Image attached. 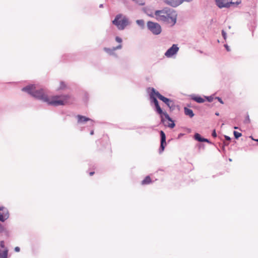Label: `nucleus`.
I'll use <instances>...</instances> for the list:
<instances>
[{
  "mask_svg": "<svg viewBox=\"0 0 258 258\" xmlns=\"http://www.w3.org/2000/svg\"><path fill=\"white\" fill-rule=\"evenodd\" d=\"M15 251H16V252H19V251H20V247H19L17 246V247H16L15 248Z\"/></svg>",
  "mask_w": 258,
  "mask_h": 258,
  "instance_id": "e433bc0d",
  "label": "nucleus"
},
{
  "mask_svg": "<svg viewBox=\"0 0 258 258\" xmlns=\"http://www.w3.org/2000/svg\"><path fill=\"white\" fill-rule=\"evenodd\" d=\"M156 97L165 103L171 110H173L175 108L174 103L173 100L169 99L161 94L159 92H156Z\"/></svg>",
  "mask_w": 258,
  "mask_h": 258,
  "instance_id": "39448f33",
  "label": "nucleus"
},
{
  "mask_svg": "<svg viewBox=\"0 0 258 258\" xmlns=\"http://www.w3.org/2000/svg\"><path fill=\"white\" fill-rule=\"evenodd\" d=\"M233 134L235 139H237L242 136V134L236 131H234Z\"/></svg>",
  "mask_w": 258,
  "mask_h": 258,
  "instance_id": "5701e85b",
  "label": "nucleus"
},
{
  "mask_svg": "<svg viewBox=\"0 0 258 258\" xmlns=\"http://www.w3.org/2000/svg\"><path fill=\"white\" fill-rule=\"evenodd\" d=\"M203 142H207L209 144H212V143L207 139L204 138L203 140Z\"/></svg>",
  "mask_w": 258,
  "mask_h": 258,
  "instance_id": "f704fd0d",
  "label": "nucleus"
},
{
  "mask_svg": "<svg viewBox=\"0 0 258 258\" xmlns=\"http://www.w3.org/2000/svg\"><path fill=\"white\" fill-rule=\"evenodd\" d=\"M122 45L119 44L116 47H113L112 48H107V47H104L103 48V50L105 52H106L107 54H108L110 55L113 56L115 58L117 57V54L115 52V51L117 49H120L122 48Z\"/></svg>",
  "mask_w": 258,
  "mask_h": 258,
  "instance_id": "6e6552de",
  "label": "nucleus"
},
{
  "mask_svg": "<svg viewBox=\"0 0 258 258\" xmlns=\"http://www.w3.org/2000/svg\"><path fill=\"white\" fill-rule=\"evenodd\" d=\"M76 117L78 119L77 122L78 124H84L86 122H88L89 125L93 126L94 125V121L89 117L81 115H78Z\"/></svg>",
  "mask_w": 258,
  "mask_h": 258,
  "instance_id": "423d86ee",
  "label": "nucleus"
},
{
  "mask_svg": "<svg viewBox=\"0 0 258 258\" xmlns=\"http://www.w3.org/2000/svg\"><path fill=\"white\" fill-rule=\"evenodd\" d=\"M160 135L161 137L160 146L159 149V153L161 154L164 150L165 147L166 145V135L163 131H160Z\"/></svg>",
  "mask_w": 258,
  "mask_h": 258,
  "instance_id": "1a4fd4ad",
  "label": "nucleus"
},
{
  "mask_svg": "<svg viewBox=\"0 0 258 258\" xmlns=\"http://www.w3.org/2000/svg\"><path fill=\"white\" fill-rule=\"evenodd\" d=\"M131 23V22L130 21L129 19L121 14L117 15L115 19L112 21V24L116 26L119 30H124Z\"/></svg>",
  "mask_w": 258,
  "mask_h": 258,
  "instance_id": "7ed1b4c3",
  "label": "nucleus"
},
{
  "mask_svg": "<svg viewBox=\"0 0 258 258\" xmlns=\"http://www.w3.org/2000/svg\"><path fill=\"white\" fill-rule=\"evenodd\" d=\"M251 138L252 140H254V141H255L256 142H258V139L257 140H255L252 137H251Z\"/></svg>",
  "mask_w": 258,
  "mask_h": 258,
  "instance_id": "a19ab883",
  "label": "nucleus"
},
{
  "mask_svg": "<svg viewBox=\"0 0 258 258\" xmlns=\"http://www.w3.org/2000/svg\"><path fill=\"white\" fill-rule=\"evenodd\" d=\"M67 88V86L66 84L64 82L61 81L60 82L59 87L58 88L57 90H64Z\"/></svg>",
  "mask_w": 258,
  "mask_h": 258,
  "instance_id": "aec40b11",
  "label": "nucleus"
},
{
  "mask_svg": "<svg viewBox=\"0 0 258 258\" xmlns=\"http://www.w3.org/2000/svg\"><path fill=\"white\" fill-rule=\"evenodd\" d=\"M212 135L213 137L216 138L217 137V134L215 130H214L212 132Z\"/></svg>",
  "mask_w": 258,
  "mask_h": 258,
  "instance_id": "72a5a7b5",
  "label": "nucleus"
},
{
  "mask_svg": "<svg viewBox=\"0 0 258 258\" xmlns=\"http://www.w3.org/2000/svg\"><path fill=\"white\" fill-rule=\"evenodd\" d=\"M192 0H183V2H191Z\"/></svg>",
  "mask_w": 258,
  "mask_h": 258,
  "instance_id": "4c0bfd02",
  "label": "nucleus"
},
{
  "mask_svg": "<svg viewBox=\"0 0 258 258\" xmlns=\"http://www.w3.org/2000/svg\"><path fill=\"white\" fill-rule=\"evenodd\" d=\"M136 23L142 28H143L145 26V22L143 20H137L136 21Z\"/></svg>",
  "mask_w": 258,
  "mask_h": 258,
  "instance_id": "412c9836",
  "label": "nucleus"
},
{
  "mask_svg": "<svg viewBox=\"0 0 258 258\" xmlns=\"http://www.w3.org/2000/svg\"><path fill=\"white\" fill-rule=\"evenodd\" d=\"M115 40H116V41L117 42L119 43L120 44H121V42L122 41V39L120 37H118V36H116L115 37Z\"/></svg>",
  "mask_w": 258,
  "mask_h": 258,
  "instance_id": "bb28decb",
  "label": "nucleus"
},
{
  "mask_svg": "<svg viewBox=\"0 0 258 258\" xmlns=\"http://www.w3.org/2000/svg\"><path fill=\"white\" fill-rule=\"evenodd\" d=\"M94 134V131H91V132H90V135H93Z\"/></svg>",
  "mask_w": 258,
  "mask_h": 258,
  "instance_id": "ea45409f",
  "label": "nucleus"
},
{
  "mask_svg": "<svg viewBox=\"0 0 258 258\" xmlns=\"http://www.w3.org/2000/svg\"><path fill=\"white\" fill-rule=\"evenodd\" d=\"M215 99H217L220 103L224 104V102L221 98L219 97H216Z\"/></svg>",
  "mask_w": 258,
  "mask_h": 258,
  "instance_id": "7c9ffc66",
  "label": "nucleus"
},
{
  "mask_svg": "<svg viewBox=\"0 0 258 258\" xmlns=\"http://www.w3.org/2000/svg\"><path fill=\"white\" fill-rule=\"evenodd\" d=\"M94 174V172H90L89 173V174H90V176L93 175Z\"/></svg>",
  "mask_w": 258,
  "mask_h": 258,
  "instance_id": "58836bf2",
  "label": "nucleus"
},
{
  "mask_svg": "<svg viewBox=\"0 0 258 258\" xmlns=\"http://www.w3.org/2000/svg\"><path fill=\"white\" fill-rule=\"evenodd\" d=\"M172 123H169L168 124V126L170 127V128H173L174 126H175V123H174L173 121L172 120V121H171Z\"/></svg>",
  "mask_w": 258,
  "mask_h": 258,
  "instance_id": "c756f323",
  "label": "nucleus"
},
{
  "mask_svg": "<svg viewBox=\"0 0 258 258\" xmlns=\"http://www.w3.org/2000/svg\"><path fill=\"white\" fill-rule=\"evenodd\" d=\"M165 3L173 7H176L183 3V0H165Z\"/></svg>",
  "mask_w": 258,
  "mask_h": 258,
  "instance_id": "4468645a",
  "label": "nucleus"
},
{
  "mask_svg": "<svg viewBox=\"0 0 258 258\" xmlns=\"http://www.w3.org/2000/svg\"><path fill=\"white\" fill-rule=\"evenodd\" d=\"M191 99L194 100L195 101L199 103H202L205 102V99L203 98H202L200 96H194L191 97Z\"/></svg>",
  "mask_w": 258,
  "mask_h": 258,
  "instance_id": "dca6fc26",
  "label": "nucleus"
},
{
  "mask_svg": "<svg viewBox=\"0 0 258 258\" xmlns=\"http://www.w3.org/2000/svg\"><path fill=\"white\" fill-rule=\"evenodd\" d=\"M215 114L217 115V116H219V113L218 112H216L215 113Z\"/></svg>",
  "mask_w": 258,
  "mask_h": 258,
  "instance_id": "79ce46f5",
  "label": "nucleus"
},
{
  "mask_svg": "<svg viewBox=\"0 0 258 258\" xmlns=\"http://www.w3.org/2000/svg\"><path fill=\"white\" fill-rule=\"evenodd\" d=\"M194 138L196 140L200 142H203V140L204 139V138H203L199 133L195 134Z\"/></svg>",
  "mask_w": 258,
  "mask_h": 258,
  "instance_id": "a211bd4d",
  "label": "nucleus"
},
{
  "mask_svg": "<svg viewBox=\"0 0 258 258\" xmlns=\"http://www.w3.org/2000/svg\"><path fill=\"white\" fill-rule=\"evenodd\" d=\"M217 6L219 8H229L232 5V2L229 0H215Z\"/></svg>",
  "mask_w": 258,
  "mask_h": 258,
  "instance_id": "9b49d317",
  "label": "nucleus"
},
{
  "mask_svg": "<svg viewBox=\"0 0 258 258\" xmlns=\"http://www.w3.org/2000/svg\"><path fill=\"white\" fill-rule=\"evenodd\" d=\"M244 123L245 124H248L250 123V119L248 115H247L245 119L244 120Z\"/></svg>",
  "mask_w": 258,
  "mask_h": 258,
  "instance_id": "a878e982",
  "label": "nucleus"
},
{
  "mask_svg": "<svg viewBox=\"0 0 258 258\" xmlns=\"http://www.w3.org/2000/svg\"><path fill=\"white\" fill-rule=\"evenodd\" d=\"M224 137H225V139H226L227 141H230L231 138H230L229 136H225Z\"/></svg>",
  "mask_w": 258,
  "mask_h": 258,
  "instance_id": "c9c22d12",
  "label": "nucleus"
},
{
  "mask_svg": "<svg viewBox=\"0 0 258 258\" xmlns=\"http://www.w3.org/2000/svg\"><path fill=\"white\" fill-rule=\"evenodd\" d=\"M224 47H225V48H226V49L227 50V51H230V49L229 46L227 44H225L224 45Z\"/></svg>",
  "mask_w": 258,
  "mask_h": 258,
  "instance_id": "473e14b6",
  "label": "nucleus"
},
{
  "mask_svg": "<svg viewBox=\"0 0 258 258\" xmlns=\"http://www.w3.org/2000/svg\"><path fill=\"white\" fill-rule=\"evenodd\" d=\"M9 217V214L7 209L0 207V221L4 222Z\"/></svg>",
  "mask_w": 258,
  "mask_h": 258,
  "instance_id": "f8f14e48",
  "label": "nucleus"
},
{
  "mask_svg": "<svg viewBox=\"0 0 258 258\" xmlns=\"http://www.w3.org/2000/svg\"><path fill=\"white\" fill-rule=\"evenodd\" d=\"M5 230L4 227L0 223V233L3 232Z\"/></svg>",
  "mask_w": 258,
  "mask_h": 258,
  "instance_id": "2f4dec72",
  "label": "nucleus"
},
{
  "mask_svg": "<svg viewBox=\"0 0 258 258\" xmlns=\"http://www.w3.org/2000/svg\"><path fill=\"white\" fill-rule=\"evenodd\" d=\"M155 106V110H156V111L160 115H161V121H163V117H162V114L164 112L163 111V110H162V109L161 108V107H160L159 105L158 104Z\"/></svg>",
  "mask_w": 258,
  "mask_h": 258,
  "instance_id": "f3484780",
  "label": "nucleus"
},
{
  "mask_svg": "<svg viewBox=\"0 0 258 258\" xmlns=\"http://www.w3.org/2000/svg\"><path fill=\"white\" fill-rule=\"evenodd\" d=\"M151 182V179L149 176H147L142 181V184H148Z\"/></svg>",
  "mask_w": 258,
  "mask_h": 258,
  "instance_id": "6ab92c4d",
  "label": "nucleus"
},
{
  "mask_svg": "<svg viewBox=\"0 0 258 258\" xmlns=\"http://www.w3.org/2000/svg\"><path fill=\"white\" fill-rule=\"evenodd\" d=\"M155 16L157 21L172 27L176 22L177 14L173 9L165 8L161 10L156 11Z\"/></svg>",
  "mask_w": 258,
  "mask_h": 258,
  "instance_id": "f03ea898",
  "label": "nucleus"
},
{
  "mask_svg": "<svg viewBox=\"0 0 258 258\" xmlns=\"http://www.w3.org/2000/svg\"><path fill=\"white\" fill-rule=\"evenodd\" d=\"M147 26L148 29L154 35H158L161 32V27L157 23L148 21Z\"/></svg>",
  "mask_w": 258,
  "mask_h": 258,
  "instance_id": "20e7f679",
  "label": "nucleus"
},
{
  "mask_svg": "<svg viewBox=\"0 0 258 258\" xmlns=\"http://www.w3.org/2000/svg\"><path fill=\"white\" fill-rule=\"evenodd\" d=\"M206 98L207 100V101L209 102H212L214 99V97L212 96L206 97Z\"/></svg>",
  "mask_w": 258,
  "mask_h": 258,
  "instance_id": "cd10ccee",
  "label": "nucleus"
},
{
  "mask_svg": "<svg viewBox=\"0 0 258 258\" xmlns=\"http://www.w3.org/2000/svg\"><path fill=\"white\" fill-rule=\"evenodd\" d=\"M99 7H100V8H102V7H103V5H102V4H100V5H99Z\"/></svg>",
  "mask_w": 258,
  "mask_h": 258,
  "instance_id": "37998d69",
  "label": "nucleus"
},
{
  "mask_svg": "<svg viewBox=\"0 0 258 258\" xmlns=\"http://www.w3.org/2000/svg\"><path fill=\"white\" fill-rule=\"evenodd\" d=\"M229 2H232V5H238L241 3V0H229Z\"/></svg>",
  "mask_w": 258,
  "mask_h": 258,
  "instance_id": "393cba45",
  "label": "nucleus"
},
{
  "mask_svg": "<svg viewBox=\"0 0 258 258\" xmlns=\"http://www.w3.org/2000/svg\"><path fill=\"white\" fill-rule=\"evenodd\" d=\"M222 36H223V38L225 40H226V37H227V34H226V33L225 32V31L224 30H222Z\"/></svg>",
  "mask_w": 258,
  "mask_h": 258,
  "instance_id": "c85d7f7f",
  "label": "nucleus"
},
{
  "mask_svg": "<svg viewBox=\"0 0 258 258\" xmlns=\"http://www.w3.org/2000/svg\"><path fill=\"white\" fill-rule=\"evenodd\" d=\"M162 115H164L165 118L167 119L169 121H172V119L169 116V115L166 112H164Z\"/></svg>",
  "mask_w": 258,
  "mask_h": 258,
  "instance_id": "b1692460",
  "label": "nucleus"
},
{
  "mask_svg": "<svg viewBox=\"0 0 258 258\" xmlns=\"http://www.w3.org/2000/svg\"><path fill=\"white\" fill-rule=\"evenodd\" d=\"M234 128L235 129H238V127H237V126H235Z\"/></svg>",
  "mask_w": 258,
  "mask_h": 258,
  "instance_id": "c03bdc74",
  "label": "nucleus"
},
{
  "mask_svg": "<svg viewBox=\"0 0 258 258\" xmlns=\"http://www.w3.org/2000/svg\"><path fill=\"white\" fill-rule=\"evenodd\" d=\"M22 90L38 100L54 106L64 105L69 103L71 97L69 94H64L56 95L50 98L43 89H37L35 85H28L23 88Z\"/></svg>",
  "mask_w": 258,
  "mask_h": 258,
  "instance_id": "f257e3e1",
  "label": "nucleus"
},
{
  "mask_svg": "<svg viewBox=\"0 0 258 258\" xmlns=\"http://www.w3.org/2000/svg\"><path fill=\"white\" fill-rule=\"evenodd\" d=\"M8 249L5 246L4 241H0V258H8Z\"/></svg>",
  "mask_w": 258,
  "mask_h": 258,
  "instance_id": "9d476101",
  "label": "nucleus"
},
{
  "mask_svg": "<svg viewBox=\"0 0 258 258\" xmlns=\"http://www.w3.org/2000/svg\"><path fill=\"white\" fill-rule=\"evenodd\" d=\"M179 50V47L177 44H173L165 53L166 57L170 58L176 54Z\"/></svg>",
  "mask_w": 258,
  "mask_h": 258,
  "instance_id": "0eeeda50",
  "label": "nucleus"
},
{
  "mask_svg": "<svg viewBox=\"0 0 258 258\" xmlns=\"http://www.w3.org/2000/svg\"><path fill=\"white\" fill-rule=\"evenodd\" d=\"M156 92H159L157 91L154 88H152L151 89V92L150 94L151 102L154 104L155 106L159 104L158 101L155 97L156 96V93H155Z\"/></svg>",
  "mask_w": 258,
  "mask_h": 258,
  "instance_id": "ddd939ff",
  "label": "nucleus"
},
{
  "mask_svg": "<svg viewBox=\"0 0 258 258\" xmlns=\"http://www.w3.org/2000/svg\"><path fill=\"white\" fill-rule=\"evenodd\" d=\"M139 5L143 6L145 4L144 0H132Z\"/></svg>",
  "mask_w": 258,
  "mask_h": 258,
  "instance_id": "4be33fe9",
  "label": "nucleus"
},
{
  "mask_svg": "<svg viewBox=\"0 0 258 258\" xmlns=\"http://www.w3.org/2000/svg\"><path fill=\"white\" fill-rule=\"evenodd\" d=\"M184 113L186 115L189 116L190 118L194 117L195 115L193 111L187 107L184 108Z\"/></svg>",
  "mask_w": 258,
  "mask_h": 258,
  "instance_id": "2eb2a0df",
  "label": "nucleus"
}]
</instances>
